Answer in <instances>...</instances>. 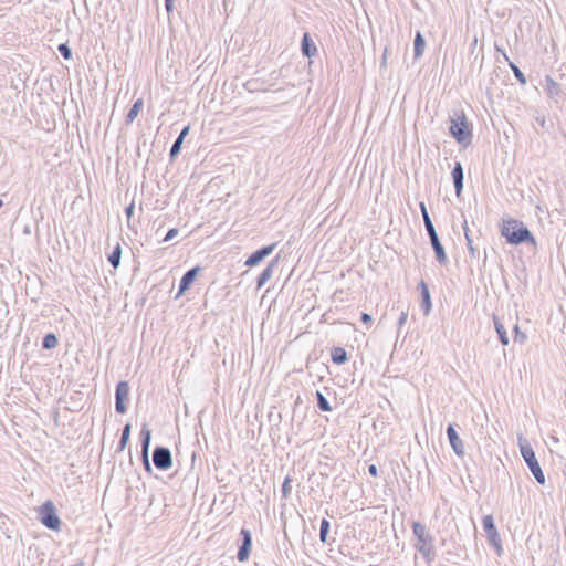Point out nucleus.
<instances>
[{
    "mask_svg": "<svg viewBox=\"0 0 566 566\" xmlns=\"http://www.w3.org/2000/svg\"><path fill=\"white\" fill-rule=\"evenodd\" d=\"M520 451L523 460L525 461L536 482L541 485H544L546 482L545 474L539 465V462L537 461L532 446L527 441L520 442Z\"/></svg>",
    "mask_w": 566,
    "mask_h": 566,
    "instance_id": "4",
    "label": "nucleus"
},
{
    "mask_svg": "<svg viewBox=\"0 0 566 566\" xmlns=\"http://www.w3.org/2000/svg\"><path fill=\"white\" fill-rule=\"evenodd\" d=\"M168 250V248H163V250L160 251V253H165V251Z\"/></svg>",
    "mask_w": 566,
    "mask_h": 566,
    "instance_id": "46",
    "label": "nucleus"
},
{
    "mask_svg": "<svg viewBox=\"0 0 566 566\" xmlns=\"http://www.w3.org/2000/svg\"><path fill=\"white\" fill-rule=\"evenodd\" d=\"M3 206V201L0 199V208Z\"/></svg>",
    "mask_w": 566,
    "mask_h": 566,
    "instance_id": "47",
    "label": "nucleus"
},
{
    "mask_svg": "<svg viewBox=\"0 0 566 566\" xmlns=\"http://www.w3.org/2000/svg\"><path fill=\"white\" fill-rule=\"evenodd\" d=\"M175 237H177V228H171L168 230L166 235L163 238L161 242H168L172 240Z\"/></svg>",
    "mask_w": 566,
    "mask_h": 566,
    "instance_id": "39",
    "label": "nucleus"
},
{
    "mask_svg": "<svg viewBox=\"0 0 566 566\" xmlns=\"http://www.w3.org/2000/svg\"><path fill=\"white\" fill-rule=\"evenodd\" d=\"M463 228H464V235H465L468 251L471 256L476 258V256H479V250L476 248H474V245H473V241L469 234V229L467 227V222H464Z\"/></svg>",
    "mask_w": 566,
    "mask_h": 566,
    "instance_id": "31",
    "label": "nucleus"
},
{
    "mask_svg": "<svg viewBox=\"0 0 566 566\" xmlns=\"http://www.w3.org/2000/svg\"><path fill=\"white\" fill-rule=\"evenodd\" d=\"M276 245L277 243H272L258 249L256 251L251 253V255L245 260L244 265L248 268L256 266L274 251Z\"/></svg>",
    "mask_w": 566,
    "mask_h": 566,
    "instance_id": "11",
    "label": "nucleus"
},
{
    "mask_svg": "<svg viewBox=\"0 0 566 566\" xmlns=\"http://www.w3.org/2000/svg\"><path fill=\"white\" fill-rule=\"evenodd\" d=\"M59 339L57 336L54 333H48L44 335L42 339V348L50 350L57 346Z\"/></svg>",
    "mask_w": 566,
    "mask_h": 566,
    "instance_id": "28",
    "label": "nucleus"
},
{
    "mask_svg": "<svg viewBox=\"0 0 566 566\" xmlns=\"http://www.w3.org/2000/svg\"><path fill=\"white\" fill-rule=\"evenodd\" d=\"M129 397V385L122 380L115 388V410L117 413L124 415L127 411V402Z\"/></svg>",
    "mask_w": 566,
    "mask_h": 566,
    "instance_id": "7",
    "label": "nucleus"
},
{
    "mask_svg": "<svg viewBox=\"0 0 566 566\" xmlns=\"http://www.w3.org/2000/svg\"><path fill=\"white\" fill-rule=\"evenodd\" d=\"M39 518L40 522L51 531H59L61 528V520L51 501H46L40 506Z\"/></svg>",
    "mask_w": 566,
    "mask_h": 566,
    "instance_id": "6",
    "label": "nucleus"
},
{
    "mask_svg": "<svg viewBox=\"0 0 566 566\" xmlns=\"http://www.w3.org/2000/svg\"><path fill=\"white\" fill-rule=\"evenodd\" d=\"M130 431H132V424L126 423L122 430V436H120V439L118 442V447H117L118 452H122L126 448L127 443L129 442Z\"/></svg>",
    "mask_w": 566,
    "mask_h": 566,
    "instance_id": "26",
    "label": "nucleus"
},
{
    "mask_svg": "<svg viewBox=\"0 0 566 566\" xmlns=\"http://www.w3.org/2000/svg\"><path fill=\"white\" fill-rule=\"evenodd\" d=\"M153 462L158 470H168L172 465L171 451L166 447H155L153 451Z\"/></svg>",
    "mask_w": 566,
    "mask_h": 566,
    "instance_id": "8",
    "label": "nucleus"
},
{
    "mask_svg": "<svg viewBox=\"0 0 566 566\" xmlns=\"http://www.w3.org/2000/svg\"><path fill=\"white\" fill-rule=\"evenodd\" d=\"M177 150H178V147H177V139H175L170 146V150H169V157H170V161L172 163L176 158H177Z\"/></svg>",
    "mask_w": 566,
    "mask_h": 566,
    "instance_id": "38",
    "label": "nucleus"
},
{
    "mask_svg": "<svg viewBox=\"0 0 566 566\" xmlns=\"http://www.w3.org/2000/svg\"><path fill=\"white\" fill-rule=\"evenodd\" d=\"M501 234L512 245H520L522 243L536 245V240L532 232L522 221L516 219L503 220Z\"/></svg>",
    "mask_w": 566,
    "mask_h": 566,
    "instance_id": "2",
    "label": "nucleus"
},
{
    "mask_svg": "<svg viewBox=\"0 0 566 566\" xmlns=\"http://www.w3.org/2000/svg\"><path fill=\"white\" fill-rule=\"evenodd\" d=\"M139 437H140L142 458L145 463V468L147 470H150L148 452H149L150 442H151V430L148 428V426L146 423L143 424Z\"/></svg>",
    "mask_w": 566,
    "mask_h": 566,
    "instance_id": "10",
    "label": "nucleus"
},
{
    "mask_svg": "<svg viewBox=\"0 0 566 566\" xmlns=\"http://www.w3.org/2000/svg\"><path fill=\"white\" fill-rule=\"evenodd\" d=\"M202 271V268L197 265L192 269L188 270L179 281V296H181L186 291H188L193 282L196 281L198 274Z\"/></svg>",
    "mask_w": 566,
    "mask_h": 566,
    "instance_id": "12",
    "label": "nucleus"
},
{
    "mask_svg": "<svg viewBox=\"0 0 566 566\" xmlns=\"http://www.w3.org/2000/svg\"><path fill=\"white\" fill-rule=\"evenodd\" d=\"M450 135L462 146L467 147L472 143V127L468 122L464 112L455 113L450 117Z\"/></svg>",
    "mask_w": 566,
    "mask_h": 566,
    "instance_id": "3",
    "label": "nucleus"
},
{
    "mask_svg": "<svg viewBox=\"0 0 566 566\" xmlns=\"http://www.w3.org/2000/svg\"><path fill=\"white\" fill-rule=\"evenodd\" d=\"M165 8L168 13L169 22H171V14L175 8V0H165Z\"/></svg>",
    "mask_w": 566,
    "mask_h": 566,
    "instance_id": "36",
    "label": "nucleus"
},
{
    "mask_svg": "<svg viewBox=\"0 0 566 566\" xmlns=\"http://www.w3.org/2000/svg\"><path fill=\"white\" fill-rule=\"evenodd\" d=\"M513 339L515 343H520V344H523L526 340L525 333L521 332L517 324H515L513 327Z\"/></svg>",
    "mask_w": 566,
    "mask_h": 566,
    "instance_id": "33",
    "label": "nucleus"
},
{
    "mask_svg": "<svg viewBox=\"0 0 566 566\" xmlns=\"http://www.w3.org/2000/svg\"><path fill=\"white\" fill-rule=\"evenodd\" d=\"M536 122L542 126L545 127V118L544 117H536Z\"/></svg>",
    "mask_w": 566,
    "mask_h": 566,
    "instance_id": "45",
    "label": "nucleus"
},
{
    "mask_svg": "<svg viewBox=\"0 0 566 566\" xmlns=\"http://www.w3.org/2000/svg\"><path fill=\"white\" fill-rule=\"evenodd\" d=\"M407 317L408 313L402 311L397 322L399 328H401L405 325V323L407 322Z\"/></svg>",
    "mask_w": 566,
    "mask_h": 566,
    "instance_id": "41",
    "label": "nucleus"
},
{
    "mask_svg": "<svg viewBox=\"0 0 566 566\" xmlns=\"http://www.w3.org/2000/svg\"><path fill=\"white\" fill-rule=\"evenodd\" d=\"M120 258H122V247L119 243H117L112 253L108 255V262L114 269H117L120 264Z\"/></svg>",
    "mask_w": 566,
    "mask_h": 566,
    "instance_id": "27",
    "label": "nucleus"
},
{
    "mask_svg": "<svg viewBox=\"0 0 566 566\" xmlns=\"http://www.w3.org/2000/svg\"><path fill=\"white\" fill-rule=\"evenodd\" d=\"M157 73H159L168 83H175V78H177V69L169 64L168 57L166 61H159L157 64Z\"/></svg>",
    "mask_w": 566,
    "mask_h": 566,
    "instance_id": "14",
    "label": "nucleus"
},
{
    "mask_svg": "<svg viewBox=\"0 0 566 566\" xmlns=\"http://www.w3.org/2000/svg\"><path fill=\"white\" fill-rule=\"evenodd\" d=\"M241 545L239 546L237 558L239 562H245L249 559L251 548H252V535L251 532L247 528H241Z\"/></svg>",
    "mask_w": 566,
    "mask_h": 566,
    "instance_id": "9",
    "label": "nucleus"
},
{
    "mask_svg": "<svg viewBox=\"0 0 566 566\" xmlns=\"http://www.w3.org/2000/svg\"><path fill=\"white\" fill-rule=\"evenodd\" d=\"M360 322L365 325H370L373 323V316L368 313H361Z\"/></svg>",
    "mask_w": 566,
    "mask_h": 566,
    "instance_id": "40",
    "label": "nucleus"
},
{
    "mask_svg": "<svg viewBox=\"0 0 566 566\" xmlns=\"http://www.w3.org/2000/svg\"><path fill=\"white\" fill-rule=\"evenodd\" d=\"M419 207H420V210H421L422 219H423V221H426L427 218H430V216H429V212L427 210V207H426L424 202H420Z\"/></svg>",
    "mask_w": 566,
    "mask_h": 566,
    "instance_id": "43",
    "label": "nucleus"
},
{
    "mask_svg": "<svg viewBox=\"0 0 566 566\" xmlns=\"http://www.w3.org/2000/svg\"><path fill=\"white\" fill-rule=\"evenodd\" d=\"M447 437L449 439V442H450V446L452 448V450L454 451V453L459 457H463L464 454V446H463V442L462 440L460 439L455 428H454V424L450 423L448 427H447Z\"/></svg>",
    "mask_w": 566,
    "mask_h": 566,
    "instance_id": "13",
    "label": "nucleus"
},
{
    "mask_svg": "<svg viewBox=\"0 0 566 566\" xmlns=\"http://www.w3.org/2000/svg\"><path fill=\"white\" fill-rule=\"evenodd\" d=\"M301 52L304 56L311 59L318 53L317 46L314 43L308 32H305L301 40Z\"/></svg>",
    "mask_w": 566,
    "mask_h": 566,
    "instance_id": "17",
    "label": "nucleus"
},
{
    "mask_svg": "<svg viewBox=\"0 0 566 566\" xmlns=\"http://www.w3.org/2000/svg\"><path fill=\"white\" fill-rule=\"evenodd\" d=\"M331 359L336 365H344L348 361L347 352L343 347H333L331 350Z\"/></svg>",
    "mask_w": 566,
    "mask_h": 566,
    "instance_id": "24",
    "label": "nucleus"
},
{
    "mask_svg": "<svg viewBox=\"0 0 566 566\" xmlns=\"http://www.w3.org/2000/svg\"><path fill=\"white\" fill-rule=\"evenodd\" d=\"M451 176H452V180H453V185H454L455 196L459 198L463 190V179H464L463 167L460 161L454 163V166L451 171Z\"/></svg>",
    "mask_w": 566,
    "mask_h": 566,
    "instance_id": "15",
    "label": "nucleus"
},
{
    "mask_svg": "<svg viewBox=\"0 0 566 566\" xmlns=\"http://www.w3.org/2000/svg\"><path fill=\"white\" fill-rule=\"evenodd\" d=\"M426 48V40L420 31H417L413 39V57L417 60L422 56Z\"/></svg>",
    "mask_w": 566,
    "mask_h": 566,
    "instance_id": "22",
    "label": "nucleus"
},
{
    "mask_svg": "<svg viewBox=\"0 0 566 566\" xmlns=\"http://www.w3.org/2000/svg\"><path fill=\"white\" fill-rule=\"evenodd\" d=\"M493 323H494V328H495V331L497 333V337H499L500 343L503 346H507L509 343H510V339H509V336H507V333L505 331V327H504L503 323L501 322V319L496 315L493 316Z\"/></svg>",
    "mask_w": 566,
    "mask_h": 566,
    "instance_id": "21",
    "label": "nucleus"
},
{
    "mask_svg": "<svg viewBox=\"0 0 566 566\" xmlns=\"http://www.w3.org/2000/svg\"><path fill=\"white\" fill-rule=\"evenodd\" d=\"M189 129H190V126L187 125L185 126L180 132H179V151L181 150V146H182V142L185 139V137L189 134Z\"/></svg>",
    "mask_w": 566,
    "mask_h": 566,
    "instance_id": "37",
    "label": "nucleus"
},
{
    "mask_svg": "<svg viewBox=\"0 0 566 566\" xmlns=\"http://www.w3.org/2000/svg\"><path fill=\"white\" fill-rule=\"evenodd\" d=\"M329 528H331L329 522L326 518H323L321 521V526H319V541L323 544L328 543L327 538H328Z\"/></svg>",
    "mask_w": 566,
    "mask_h": 566,
    "instance_id": "30",
    "label": "nucleus"
},
{
    "mask_svg": "<svg viewBox=\"0 0 566 566\" xmlns=\"http://www.w3.org/2000/svg\"><path fill=\"white\" fill-rule=\"evenodd\" d=\"M490 546L495 549L497 556L503 554L502 539L497 531L486 535Z\"/></svg>",
    "mask_w": 566,
    "mask_h": 566,
    "instance_id": "25",
    "label": "nucleus"
},
{
    "mask_svg": "<svg viewBox=\"0 0 566 566\" xmlns=\"http://www.w3.org/2000/svg\"><path fill=\"white\" fill-rule=\"evenodd\" d=\"M57 50L64 60L72 59V50L66 43L59 44Z\"/></svg>",
    "mask_w": 566,
    "mask_h": 566,
    "instance_id": "34",
    "label": "nucleus"
},
{
    "mask_svg": "<svg viewBox=\"0 0 566 566\" xmlns=\"http://www.w3.org/2000/svg\"><path fill=\"white\" fill-rule=\"evenodd\" d=\"M495 48H496V51L503 55L504 60L507 61L509 66L512 70L517 82L521 85H525L527 81H526L524 73L520 70V67L514 62L510 61V59L504 50H501L499 46H495Z\"/></svg>",
    "mask_w": 566,
    "mask_h": 566,
    "instance_id": "19",
    "label": "nucleus"
},
{
    "mask_svg": "<svg viewBox=\"0 0 566 566\" xmlns=\"http://www.w3.org/2000/svg\"><path fill=\"white\" fill-rule=\"evenodd\" d=\"M368 473L371 475V476H378V468L376 464H369L368 465Z\"/></svg>",
    "mask_w": 566,
    "mask_h": 566,
    "instance_id": "44",
    "label": "nucleus"
},
{
    "mask_svg": "<svg viewBox=\"0 0 566 566\" xmlns=\"http://www.w3.org/2000/svg\"><path fill=\"white\" fill-rule=\"evenodd\" d=\"M315 396H316V401H317V408L321 411H324V412L332 411V406H331L329 401L319 390L316 391Z\"/></svg>",
    "mask_w": 566,
    "mask_h": 566,
    "instance_id": "29",
    "label": "nucleus"
},
{
    "mask_svg": "<svg viewBox=\"0 0 566 566\" xmlns=\"http://www.w3.org/2000/svg\"><path fill=\"white\" fill-rule=\"evenodd\" d=\"M411 528L416 538L413 547L421 554L426 563L430 565L437 557L433 536L429 528L420 522H412Z\"/></svg>",
    "mask_w": 566,
    "mask_h": 566,
    "instance_id": "1",
    "label": "nucleus"
},
{
    "mask_svg": "<svg viewBox=\"0 0 566 566\" xmlns=\"http://www.w3.org/2000/svg\"><path fill=\"white\" fill-rule=\"evenodd\" d=\"M143 106H144L143 98H138L134 102V104L132 105V107L129 108V111L125 117L126 125H129L135 120V118L138 116V114L143 109Z\"/></svg>",
    "mask_w": 566,
    "mask_h": 566,
    "instance_id": "23",
    "label": "nucleus"
},
{
    "mask_svg": "<svg viewBox=\"0 0 566 566\" xmlns=\"http://www.w3.org/2000/svg\"><path fill=\"white\" fill-rule=\"evenodd\" d=\"M134 210H135V206H134V202H132L130 205H128L126 208H125V214L127 217V219H130L134 214Z\"/></svg>",
    "mask_w": 566,
    "mask_h": 566,
    "instance_id": "42",
    "label": "nucleus"
},
{
    "mask_svg": "<svg viewBox=\"0 0 566 566\" xmlns=\"http://www.w3.org/2000/svg\"><path fill=\"white\" fill-rule=\"evenodd\" d=\"M482 526H483V530L485 532V535L490 534V533H493L496 530V526L494 524V518L492 515H485L483 518H482Z\"/></svg>",
    "mask_w": 566,
    "mask_h": 566,
    "instance_id": "32",
    "label": "nucleus"
},
{
    "mask_svg": "<svg viewBox=\"0 0 566 566\" xmlns=\"http://www.w3.org/2000/svg\"><path fill=\"white\" fill-rule=\"evenodd\" d=\"M277 264V258L272 260L264 269L263 271L259 274L258 279H256V286L258 289L262 287L263 285H265V283L272 277L273 275V270L274 268L276 266Z\"/></svg>",
    "mask_w": 566,
    "mask_h": 566,
    "instance_id": "18",
    "label": "nucleus"
},
{
    "mask_svg": "<svg viewBox=\"0 0 566 566\" xmlns=\"http://www.w3.org/2000/svg\"><path fill=\"white\" fill-rule=\"evenodd\" d=\"M424 228L427 230L431 247L434 251L436 260L440 265H446L448 263V255L446 253L444 247L442 245L439 235L436 231V228L431 221V218H427L423 221Z\"/></svg>",
    "mask_w": 566,
    "mask_h": 566,
    "instance_id": "5",
    "label": "nucleus"
},
{
    "mask_svg": "<svg viewBox=\"0 0 566 566\" xmlns=\"http://www.w3.org/2000/svg\"><path fill=\"white\" fill-rule=\"evenodd\" d=\"M545 83V91L551 98H556L560 95V86L552 76L546 75Z\"/></svg>",
    "mask_w": 566,
    "mask_h": 566,
    "instance_id": "20",
    "label": "nucleus"
},
{
    "mask_svg": "<svg viewBox=\"0 0 566 566\" xmlns=\"http://www.w3.org/2000/svg\"><path fill=\"white\" fill-rule=\"evenodd\" d=\"M418 289H419L420 295H421V303H420L421 310L423 311L424 315H428L432 308L431 295H430L428 284L423 280H421L418 283Z\"/></svg>",
    "mask_w": 566,
    "mask_h": 566,
    "instance_id": "16",
    "label": "nucleus"
},
{
    "mask_svg": "<svg viewBox=\"0 0 566 566\" xmlns=\"http://www.w3.org/2000/svg\"><path fill=\"white\" fill-rule=\"evenodd\" d=\"M291 482H292V479L290 476H286L283 481V484H282V497L283 499H289L290 494H291Z\"/></svg>",
    "mask_w": 566,
    "mask_h": 566,
    "instance_id": "35",
    "label": "nucleus"
}]
</instances>
